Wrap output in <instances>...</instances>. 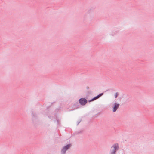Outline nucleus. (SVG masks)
Listing matches in <instances>:
<instances>
[{"instance_id":"nucleus-2","label":"nucleus","mask_w":154,"mask_h":154,"mask_svg":"<svg viewBox=\"0 0 154 154\" xmlns=\"http://www.w3.org/2000/svg\"><path fill=\"white\" fill-rule=\"evenodd\" d=\"M70 144H68L66 146L64 147L61 151V153L62 154H65L66 151L70 146Z\"/></svg>"},{"instance_id":"nucleus-3","label":"nucleus","mask_w":154,"mask_h":154,"mask_svg":"<svg viewBox=\"0 0 154 154\" xmlns=\"http://www.w3.org/2000/svg\"><path fill=\"white\" fill-rule=\"evenodd\" d=\"M79 102L81 105H84L87 103V100L85 99L81 98L79 100Z\"/></svg>"},{"instance_id":"nucleus-1","label":"nucleus","mask_w":154,"mask_h":154,"mask_svg":"<svg viewBox=\"0 0 154 154\" xmlns=\"http://www.w3.org/2000/svg\"><path fill=\"white\" fill-rule=\"evenodd\" d=\"M118 144L117 143L115 144L113 147H112V151L111 154H114L116 152V150L117 149Z\"/></svg>"},{"instance_id":"nucleus-4","label":"nucleus","mask_w":154,"mask_h":154,"mask_svg":"<svg viewBox=\"0 0 154 154\" xmlns=\"http://www.w3.org/2000/svg\"><path fill=\"white\" fill-rule=\"evenodd\" d=\"M119 106V104L115 103L114 104L113 111L114 112H115L116 110L118 109Z\"/></svg>"},{"instance_id":"nucleus-5","label":"nucleus","mask_w":154,"mask_h":154,"mask_svg":"<svg viewBox=\"0 0 154 154\" xmlns=\"http://www.w3.org/2000/svg\"><path fill=\"white\" fill-rule=\"evenodd\" d=\"M103 94V93H101V94L98 95H97V96L96 97H94V98H93L92 100H91L90 101V102L94 101V100H95L98 98L100 97H101Z\"/></svg>"},{"instance_id":"nucleus-6","label":"nucleus","mask_w":154,"mask_h":154,"mask_svg":"<svg viewBox=\"0 0 154 154\" xmlns=\"http://www.w3.org/2000/svg\"><path fill=\"white\" fill-rule=\"evenodd\" d=\"M118 93H116L114 94V97L115 98H116L118 96Z\"/></svg>"}]
</instances>
